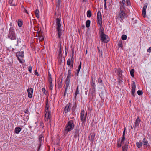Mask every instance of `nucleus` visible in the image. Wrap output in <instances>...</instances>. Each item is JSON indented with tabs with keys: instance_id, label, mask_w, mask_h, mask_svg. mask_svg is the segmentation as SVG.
I'll return each instance as SVG.
<instances>
[{
	"instance_id": "obj_34",
	"label": "nucleus",
	"mask_w": 151,
	"mask_h": 151,
	"mask_svg": "<svg viewBox=\"0 0 151 151\" xmlns=\"http://www.w3.org/2000/svg\"><path fill=\"white\" fill-rule=\"evenodd\" d=\"M87 16L88 17H90L91 16V12L90 10H88L87 12Z\"/></svg>"
},
{
	"instance_id": "obj_32",
	"label": "nucleus",
	"mask_w": 151,
	"mask_h": 151,
	"mask_svg": "<svg viewBox=\"0 0 151 151\" xmlns=\"http://www.w3.org/2000/svg\"><path fill=\"white\" fill-rule=\"evenodd\" d=\"M21 40L20 39H17V43L15 45L16 46H19L21 44Z\"/></svg>"
},
{
	"instance_id": "obj_6",
	"label": "nucleus",
	"mask_w": 151,
	"mask_h": 151,
	"mask_svg": "<svg viewBox=\"0 0 151 151\" xmlns=\"http://www.w3.org/2000/svg\"><path fill=\"white\" fill-rule=\"evenodd\" d=\"M24 52L23 51L19 52L16 53V56L18 60L21 63H22L23 57L24 56Z\"/></svg>"
},
{
	"instance_id": "obj_2",
	"label": "nucleus",
	"mask_w": 151,
	"mask_h": 151,
	"mask_svg": "<svg viewBox=\"0 0 151 151\" xmlns=\"http://www.w3.org/2000/svg\"><path fill=\"white\" fill-rule=\"evenodd\" d=\"M74 121L71 120L69 121L66 124L65 128V134H67L69 131L72 130L74 127Z\"/></svg>"
},
{
	"instance_id": "obj_17",
	"label": "nucleus",
	"mask_w": 151,
	"mask_h": 151,
	"mask_svg": "<svg viewBox=\"0 0 151 151\" xmlns=\"http://www.w3.org/2000/svg\"><path fill=\"white\" fill-rule=\"evenodd\" d=\"M136 145L138 148H140L142 147V142L141 141H139V142H137L136 143Z\"/></svg>"
},
{
	"instance_id": "obj_59",
	"label": "nucleus",
	"mask_w": 151,
	"mask_h": 151,
	"mask_svg": "<svg viewBox=\"0 0 151 151\" xmlns=\"http://www.w3.org/2000/svg\"><path fill=\"white\" fill-rule=\"evenodd\" d=\"M121 144H119V143H118V147H121Z\"/></svg>"
},
{
	"instance_id": "obj_3",
	"label": "nucleus",
	"mask_w": 151,
	"mask_h": 151,
	"mask_svg": "<svg viewBox=\"0 0 151 151\" xmlns=\"http://www.w3.org/2000/svg\"><path fill=\"white\" fill-rule=\"evenodd\" d=\"M124 11L120 10L116 14V17L120 21L123 20L126 17V14Z\"/></svg>"
},
{
	"instance_id": "obj_60",
	"label": "nucleus",
	"mask_w": 151,
	"mask_h": 151,
	"mask_svg": "<svg viewBox=\"0 0 151 151\" xmlns=\"http://www.w3.org/2000/svg\"><path fill=\"white\" fill-rule=\"evenodd\" d=\"M98 52L99 53L100 52H102V50H101L100 49H99V48L98 47Z\"/></svg>"
},
{
	"instance_id": "obj_26",
	"label": "nucleus",
	"mask_w": 151,
	"mask_h": 151,
	"mask_svg": "<svg viewBox=\"0 0 151 151\" xmlns=\"http://www.w3.org/2000/svg\"><path fill=\"white\" fill-rule=\"evenodd\" d=\"M21 9L22 10L23 12H25L27 14H28V12L27 10V9H26V8H24L23 6H21Z\"/></svg>"
},
{
	"instance_id": "obj_44",
	"label": "nucleus",
	"mask_w": 151,
	"mask_h": 151,
	"mask_svg": "<svg viewBox=\"0 0 151 151\" xmlns=\"http://www.w3.org/2000/svg\"><path fill=\"white\" fill-rule=\"evenodd\" d=\"M100 34L104 33V29L102 27H100Z\"/></svg>"
},
{
	"instance_id": "obj_31",
	"label": "nucleus",
	"mask_w": 151,
	"mask_h": 151,
	"mask_svg": "<svg viewBox=\"0 0 151 151\" xmlns=\"http://www.w3.org/2000/svg\"><path fill=\"white\" fill-rule=\"evenodd\" d=\"M34 129H33L31 130V133H30V137L31 139H34V133L33 132L34 130Z\"/></svg>"
},
{
	"instance_id": "obj_8",
	"label": "nucleus",
	"mask_w": 151,
	"mask_h": 151,
	"mask_svg": "<svg viewBox=\"0 0 151 151\" xmlns=\"http://www.w3.org/2000/svg\"><path fill=\"white\" fill-rule=\"evenodd\" d=\"M97 19L98 23L100 25H102V20L101 12L100 11H98L97 13Z\"/></svg>"
},
{
	"instance_id": "obj_9",
	"label": "nucleus",
	"mask_w": 151,
	"mask_h": 151,
	"mask_svg": "<svg viewBox=\"0 0 151 151\" xmlns=\"http://www.w3.org/2000/svg\"><path fill=\"white\" fill-rule=\"evenodd\" d=\"M50 112L47 111L46 110L45 111V119L46 121H48L49 119L51 117Z\"/></svg>"
},
{
	"instance_id": "obj_22",
	"label": "nucleus",
	"mask_w": 151,
	"mask_h": 151,
	"mask_svg": "<svg viewBox=\"0 0 151 151\" xmlns=\"http://www.w3.org/2000/svg\"><path fill=\"white\" fill-rule=\"evenodd\" d=\"M78 88L79 86H78L75 94L74 98L75 99H76L77 95L79 94V90Z\"/></svg>"
},
{
	"instance_id": "obj_48",
	"label": "nucleus",
	"mask_w": 151,
	"mask_h": 151,
	"mask_svg": "<svg viewBox=\"0 0 151 151\" xmlns=\"http://www.w3.org/2000/svg\"><path fill=\"white\" fill-rule=\"evenodd\" d=\"M146 13V10L143 9V10H142V14H143V17H145Z\"/></svg>"
},
{
	"instance_id": "obj_50",
	"label": "nucleus",
	"mask_w": 151,
	"mask_h": 151,
	"mask_svg": "<svg viewBox=\"0 0 151 151\" xmlns=\"http://www.w3.org/2000/svg\"><path fill=\"white\" fill-rule=\"evenodd\" d=\"M92 83L91 84V86H95V83L93 82V78H92Z\"/></svg>"
},
{
	"instance_id": "obj_64",
	"label": "nucleus",
	"mask_w": 151,
	"mask_h": 151,
	"mask_svg": "<svg viewBox=\"0 0 151 151\" xmlns=\"http://www.w3.org/2000/svg\"><path fill=\"white\" fill-rule=\"evenodd\" d=\"M131 128L132 129H133V127H132V126H131Z\"/></svg>"
},
{
	"instance_id": "obj_35",
	"label": "nucleus",
	"mask_w": 151,
	"mask_h": 151,
	"mask_svg": "<svg viewBox=\"0 0 151 151\" xmlns=\"http://www.w3.org/2000/svg\"><path fill=\"white\" fill-rule=\"evenodd\" d=\"M90 24V21L87 20L86 22V25L87 27L88 28L89 27Z\"/></svg>"
},
{
	"instance_id": "obj_16",
	"label": "nucleus",
	"mask_w": 151,
	"mask_h": 151,
	"mask_svg": "<svg viewBox=\"0 0 151 151\" xmlns=\"http://www.w3.org/2000/svg\"><path fill=\"white\" fill-rule=\"evenodd\" d=\"M90 136L89 137V139L93 142L94 141L95 136V134L94 133L90 134Z\"/></svg>"
},
{
	"instance_id": "obj_53",
	"label": "nucleus",
	"mask_w": 151,
	"mask_h": 151,
	"mask_svg": "<svg viewBox=\"0 0 151 151\" xmlns=\"http://www.w3.org/2000/svg\"><path fill=\"white\" fill-rule=\"evenodd\" d=\"M34 74H35L36 75H37V76H39V75L38 74V72H37V70H35V71Z\"/></svg>"
},
{
	"instance_id": "obj_61",
	"label": "nucleus",
	"mask_w": 151,
	"mask_h": 151,
	"mask_svg": "<svg viewBox=\"0 0 151 151\" xmlns=\"http://www.w3.org/2000/svg\"><path fill=\"white\" fill-rule=\"evenodd\" d=\"M104 7H105V8H106V3L105 2L104 3Z\"/></svg>"
},
{
	"instance_id": "obj_43",
	"label": "nucleus",
	"mask_w": 151,
	"mask_h": 151,
	"mask_svg": "<svg viewBox=\"0 0 151 151\" xmlns=\"http://www.w3.org/2000/svg\"><path fill=\"white\" fill-rule=\"evenodd\" d=\"M13 0H9V3L10 4V5L11 6H15V4H12V3Z\"/></svg>"
},
{
	"instance_id": "obj_40",
	"label": "nucleus",
	"mask_w": 151,
	"mask_h": 151,
	"mask_svg": "<svg viewBox=\"0 0 151 151\" xmlns=\"http://www.w3.org/2000/svg\"><path fill=\"white\" fill-rule=\"evenodd\" d=\"M61 0H58L57 4H56V6L58 7L59 8V6H60V3H61Z\"/></svg>"
},
{
	"instance_id": "obj_51",
	"label": "nucleus",
	"mask_w": 151,
	"mask_h": 151,
	"mask_svg": "<svg viewBox=\"0 0 151 151\" xmlns=\"http://www.w3.org/2000/svg\"><path fill=\"white\" fill-rule=\"evenodd\" d=\"M48 80L49 83L52 82V77L48 78Z\"/></svg>"
},
{
	"instance_id": "obj_46",
	"label": "nucleus",
	"mask_w": 151,
	"mask_h": 151,
	"mask_svg": "<svg viewBox=\"0 0 151 151\" xmlns=\"http://www.w3.org/2000/svg\"><path fill=\"white\" fill-rule=\"evenodd\" d=\"M137 94L139 95H141L142 94L143 92L141 90H138L137 91Z\"/></svg>"
},
{
	"instance_id": "obj_63",
	"label": "nucleus",
	"mask_w": 151,
	"mask_h": 151,
	"mask_svg": "<svg viewBox=\"0 0 151 151\" xmlns=\"http://www.w3.org/2000/svg\"><path fill=\"white\" fill-rule=\"evenodd\" d=\"M27 111H28V110L27 109V110L26 111H25V113H27Z\"/></svg>"
},
{
	"instance_id": "obj_15",
	"label": "nucleus",
	"mask_w": 151,
	"mask_h": 151,
	"mask_svg": "<svg viewBox=\"0 0 151 151\" xmlns=\"http://www.w3.org/2000/svg\"><path fill=\"white\" fill-rule=\"evenodd\" d=\"M140 121V119L139 118V117H138L137 119H136L135 122V126L134 127L135 128L136 127H137L139 125Z\"/></svg>"
},
{
	"instance_id": "obj_25",
	"label": "nucleus",
	"mask_w": 151,
	"mask_h": 151,
	"mask_svg": "<svg viewBox=\"0 0 151 151\" xmlns=\"http://www.w3.org/2000/svg\"><path fill=\"white\" fill-rule=\"evenodd\" d=\"M81 62L80 63L79 65L78 66V69L77 70V72L76 73V76H78L79 73V72L80 69L81 68Z\"/></svg>"
},
{
	"instance_id": "obj_38",
	"label": "nucleus",
	"mask_w": 151,
	"mask_h": 151,
	"mask_svg": "<svg viewBox=\"0 0 151 151\" xmlns=\"http://www.w3.org/2000/svg\"><path fill=\"white\" fill-rule=\"evenodd\" d=\"M18 25L19 27H21L22 25V22L21 21L18 20Z\"/></svg>"
},
{
	"instance_id": "obj_57",
	"label": "nucleus",
	"mask_w": 151,
	"mask_h": 151,
	"mask_svg": "<svg viewBox=\"0 0 151 151\" xmlns=\"http://www.w3.org/2000/svg\"><path fill=\"white\" fill-rule=\"evenodd\" d=\"M42 90L43 92H45V91H46L45 89L44 88H43Z\"/></svg>"
},
{
	"instance_id": "obj_39",
	"label": "nucleus",
	"mask_w": 151,
	"mask_h": 151,
	"mask_svg": "<svg viewBox=\"0 0 151 151\" xmlns=\"http://www.w3.org/2000/svg\"><path fill=\"white\" fill-rule=\"evenodd\" d=\"M39 11L38 10V9H36L35 10V14L36 15V17L37 18H39Z\"/></svg>"
},
{
	"instance_id": "obj_10",
	"label": "nucleus",
	"mask_w": 151,
	"mask_h": 151,
	"mask_svg": "<svg viewBox=\"0 0 151 151\" xmlns=\"http://www.w3.org/2000/svg\"><path fill=\"white\" fill-rule=\"evenodd\" d=\"M133 83L132 84V89H131V95L133 97L135 96V88L136 87L135 83L134 81H133Z\"/></svg>"
},
{
	"instance_id": "obj_33",
	"label": "nucleus",
	"mask_w": 151,
	"mask_h": 151,
	"mask_svg": "<svg viewBox=\"0 0 151 151\" xmlns=\"http://www.w3.org/2000/svg\"><path fill=\"white\" fill-rule=\"evenodd\" d=\"M49 88L50 90H52L53 86L52 83V82H49Z\"/></svg>"
},
{
	"instance_id": "obj_52",
	"label": "nucleus",
	"mask_w": 151,
	"mask_h": 151,
	"mask_svg": "<svg viewBox=\"0 0 151 151\" xmlns=\"http://www.w3.org/2000/svg\"><path fill=\"white\" fill-rule=\"evenodd\" d=\"M147 51L148 52L150 53L151 52V47H150L147 49Z\"/></svg>"
},
{
	"instance_id": "obj_5",
	"label": "nucleus",
	"mask_w": 151,
	"mask_h": 151,
	"mask_svg": "<svg viewBox=\"0 0 151 151\" xmlns=\"http://www.w3.org/2000/svg\"><path fill=\"white\" fill-rule=\"evenodd\" d=\"M71 78H68L67 77V78L66 80V88L65 89V90L64 92V96H65L67 93V92H68V93H70V91L69 92L68 91V90L70 89V87L69 86V83H70V79Z\"/></svg>"
},
{
	"instance_id": "obj_4",
	"label": "nucleus",
	"mask_w": 151,
	"mask_h": 151,
	"mask_svg": "<svg viewBox=\"0 0 151 151\" xmlns=\"http://www.w3.org/2000/svg\"><path fill=\"white\" fill-rule=\"evenodd\" d=\"M8 37L12 40L16 39V36L14 30L12 28H11L9 30Z\"/></svg>"
},
{
	"instance_id": "obj_11",
	"label": "nucleus",
	"mask_w": 151,
	"mask_h": 151,
	"mask_svg": "<svg viewBox=\"0 0 151 151\" xmlns=\"http://www.w3.org/2000/svg\"><path fill=\"white\" fill-rule=\"evenodd\" d=\"M120 10H124L125 9V0H122V1L120 2Z\"/></svg>"
},
{
	"instance_id": "obj_58",
	"label": "nucleus",
	"mask_w": 151,
	"mask_h": 151,
	"mask_svg": "<svg viewBox=\"0 0 151 151\" xmlns=\"http://www.w3.org/2000/svg\"><path fill=\"white\" fill-rule=\"evenodd\" d=\"M51 77V75L50 73H48V78Z\"/></svg>"
},
{
	"instance_id": "obj_21",
	"label": "nucleus",
	"mask_w": 151,
	"mask_h": 151,
	"mask_svg": "<svg viewBox=\"0 0 151 151\" xmlns=\"http://www.w3.org/2000/svg\"><path fill=\"white\" fill-rule=\"evenodd\" d=\"M142 142L144 145H146L147 146H149V144L148 143V141L145 138H144L142 140Z\"/></svg>"
},
{
	"instance_id": "obj_19",
	"label": "nucleus",
	"mask_w": 151,
	"mask_h": 151,
	"mask_svg": "<svg viewBox=\"0 0 151 151\" xmlns=\"http://www.w3.org/2000/svg\"><path fill=\"white\" fill-rule=\"evenodd\" d=\"M79 135L78 134V130L76 129L75 130V132L74 133V137L75 138H78ZM79 138H78V139Z\"/></svg>"
},
{
	"instance_id": "obj_42",
	"label": "nucleus",
	"mask_w": 151,
	"mask_h": 151,
	"mask_svg": "<svg viewBox=\"0 0 151 151\" xmlns=\"http://www.w3.org/2000/svg\"><path fill=\"white\" fill-rule=\"evenodd\" d=\"M122 40H120L119 41L118 44V46L119 47H122Z\"/></svg>"
},
{
	"instance_id": "obj_49",
	"label": "nucleus",
	"mask_w": 151,
	"mask_h": 151,
	"mask_svg": "<svg viewBox=\"0 0 151 151\" xmlns=\"http://www.w3.org/2000/svg\"><path fill=\"white\" fill-rule=\"evenodd\" d=\"M99 57L102 58H103L102 57V52H100L99 53Z\"/></svg>"
},
{
	"instance_id": "obj_29",
	"label": "nucleus",
	"mask_w": 151,
	"mask_h": 151,
	"mask_svg": "<svg viewBox=\"0 0 151 151\" xmlns=\"http://www.w3.org/2000/svg\"><path fill=\"white\" fill-rule=\"evenodd\" d=\"M39 141L40 142V145H41L42 141L43 140V137L42 135H40L39 136Z\"/></svg>"
},
{
	"instance_id": "obj_47",
	"label": "nucleus",
	"mask_w": 151,
	"mask_h": 151,
	"mask_svg": "<svg viewBox=\"0 0 151 151\" xmlns=\"http://www.w3.org/2000/svg\"><path fill=\"white\" fill-rule=\"evenodd\" d=\"M127 147L125 146H123L122 147V151H127Z\"/></svg>"
},
{
	"instance_id": "obj_12",
	"label": "nucleus",
	"mask_w": 151,
	"mask_h": 151,
	"mask_svg": "<svg viewBox=\"0 0 151 151\" xmlns=\"http://www.w3.org/2000/svg\"><path fill=\"white\" fill-rule=\"evenodd\" d=\"M100 37H101V41L102 42H104L105 43H106V37H107L106 35L104 33L100 34Z\"/></svg>"
},
{
	"instance_id": "obj_30",
	"label": "nucleus",
	"mask_w": 151,
	"mask_h": 151,
	"mask_svg": "<svg viewBox=\"0 0 151 151\" xmlns=\"http://www.w3.org/2000/svg\"><path fill=\"white\" fill-rule=\"evenodd\" d=\"M32 67L30 66H29V72L30 73H32V77L34 78V75L33 73H34V72H32Z\"/></svg>"
},
{
	"instance_id": "obj_7",
	"label": "nucleus",
	"mask_w": 151,
	"mask_h": 151,
	"mask_svg": "<svg viewBox=\"0 0 151 151\" xmlns=\"http://www.w3.org/2000/svg\"><path fill=\"white\" fill-rule=\"evenodd\" d=\"M87 115V112H85L84 110L82 111L81 113L80 118L81 120L84 122L86 120Z\"/></svg>"
},
{
	"instance_id": "obj_45",
	"label": "nucleus",
	"mask_w": 151,
	"mask_h": 151,
	"mask_svg": "<svg viewBox=\"0 0 151 151\" xmlns=\"http://www.w3.org/2000/svg\"><path fill=\"white\" fill-rule=\"evenodd\" d=\"M102 82V80L100 78H99L98 80V82L99 83H101H101Z\"/></svg>"
},
{
	"instance_id": "obj_23",
	"label": "nucleus",
	"mask_w": 151,
	"mask_h": 151,
	"mask_svg": "<svg viewBox=\"0 0 151 151\" xmlns=\"http://www.w3.org/2000/svg\"><path fill=\"white\" fill-rule=\"evenodd\" d=\"M67 64L69 66L71 65L72 67H73V62L72 61V62H71L70 59H69L67 61Z\"/></svg>"
},
{
	"instance_id": "obj_41",
	"label": "nucleus",
	"mask_w": 151,
	"mask_h": 151,
	"mask_svg": "<svg viewBox=\"0 0 151 151\" xmlns=\"http://www.w3.org/2000/svg\"><path fill=\"white\" fill-rule=\"evenodd\" d=\"M127 36L125 35H123L122 36V39L123 40H125L127 38Z\"/></svg>"
},
{
	"instance_id": "obj_20",
	"label": "nucleus",
	"mask_w": 151,
	"mask_h": 151,
	"mask_svg": "<svg viewBox=\"0 0 151 151\" xmlns=\"http://www.w3.org/2000/svg\"><path fill=\"white\" fill-rule=\"evenodd\" d=\"M126 128H124V131L123 132V136L122 138L121 141V143L122 144L124 143V141L125 140V131Z\"/></svg>"
},
{
	"instance_id": "obj_55",
	"label": "nucleus",
	"mask_w": 151,
	"mask_h": 151,
	"mask_svg": "<svg viewBox=\"0 0 151 151\" xmlns=\"http://www.w3.org/2000/svg\"><path fill=\"white\" fill-rule=\"evenodd\" d=\"M118 74L120 75L122 74L121 71L120 69L118 71Z\"/></svg>"
},
{
	"instance_id": "obj_37",
	"label": "nucleus",
	"mask_w": 151,
	"mask_h": 151,
	"mask_svg": "<svg viewBox=\"0 0 151 151\" xmlns=\"http://www.w3.org/2000/svg\"><path fill=\"white\" fill-rule=\"evenodd\" d=\"M134 69H132L130 71V73L131 76L132 77H134Z\"/></svg>"
},
{
	"instance_id": "obj_36",
	"label": "nucleus",
	"mask_w": 151,
	"mask_h": 151,
	"mask_svg": "<svg viewBox=\"0 0 151 151\" xmlns=\"http://www.w3.org/2000/svg\"><path fill=\"white\" fill-rule=\"evenodd\" d=\"M72 76V75H71V70H69L68 71V76L67 77L71 78V76Z\"/></svg>"
},
{
	"instance_id": "obj_62",
	"label": "nucleus",
	"mask_w": 151,
	"mask_h": 151,
	"mask_svg": "<svg viewBox=\"0 0 151 151\" xmlns=\"http://www.w3.org/2000/svg\"><path fill=\"white\" fill-rule=\"evenodd\" d=\"M61 52V47H60V50H59V52H60V54Z\"/></svg>"
},
{
	"instance_id": "obj_14",
	"label": "nucleus",
	"mask_w": 151,
	"mask_h": 151,
	"mask_svg": "<svg viewBox=\"0 0 151 151\" xmlns=\"http://www.w3.org/2000/svg\"><path fill=\"white\" fill-rule=\"evenodd\" d=\"M70 104H67L64 109V112L65 113H67L70 110Z\"/></svg>"
},
{
	"instance_id": "obj_1",
	"label": "nucleus",
	"mask_w": 151,
	"mask_h": 151,
	"mask_svg": "<svg viewBox=\"0 0 151 151\" xmlns=\"http://www.w3.org/2000/svg\"><path fill=\"white\" fill-rule=\"evenodd\" d=\"M61 15L59 14L58 17L56 18V30L58 32V35L59 39H60L62 34V27L60 23Z\"/></svg>"
},
{
	"instance_id": "obj_54",
	"label": "nucleus",
	"mask_w": 151,
	"mask_h": 151,
	"mask_svg": "<svg viewBox=\"0 0 151 151\" xmlns=\"http://www.w3.org/2000/svg\"><path fill=\"white\" fill-rule=\"evenodd\" d=\"M147 4H146V5H145L143 7V9L146 10V8H147Z\"/></svg>"
},
{
	"instance_id": "obj_28",
	"label": "nucleus",
	"mask_w": 151,
	"mask_h": 151,
	"mask_svg": "<svg viewBox=\"0 0 151 151\" xmlns=\"http://www.w3.org/2000/svg\"><path fill=\"white\" fill-rule=\"evenodd\" d=\"M91 89L92 90L91 91V93L92 94H93L96 91V88L95 86H91Z\"/></svg>"
},
{
	"instance_id": "obj_13",
	"label": "nucleus",
	"mask_w": 151,
	"mask_h": 151,
	"mask_svg": "<svg viewBox=\"0 0 151 151\" xmlns=\"http://www.w3.org/2000/svg\"><path fill=\"white\" fill-rule=\"evenodd\" d=\"M38 37L39 38V40L42 41L44 40V37L42 35V34L41 32H37Z\"/></svg>"
},
{
	"instance_id": "obj_24",
	"label": "nucleus",
	"mask_w": 151,
	"mask_h": 151,
	"mask_svg": "<svg viewBox=\"0 0 151 151\" xmlns=\"http://www.w3.org/2000/svg\"><path fill=\"white\" fill-rule=\"evenodd\" d=\"M21 130V128L19 127H16L15 129V132L16 134H18Z\"/></svg>"
},
{
	"instance_id": "obj_18",
	"label": "nucleus",
	"mask_w": 151,
	"mask_h": 151,
	"mask_svg": "<svg viewBox=\"0 0 151 151\" xmlns=\"http://www.w3.org/2000/svg\"><path fill=\"white\" fill-rule=\"evenodd\" d=\"M33 91V89L31 88H29V97L31 98L32 96Z\"/></svg>"
},
{
	"instance_id": "obj_27",
	"label": "nucleus",
	"mask_w": 151,
	"mask_h": 151,
	"mask_svg": "<svg viewBox=\"0 0 151 151\" xmlns=\"http://www.w3.org/2000/svg\"><path fill=\"white\" fill-rule=\"evenodd\" d=\"M49 105L48 103V100H47L46 101L45 110H46V111H49Z\"/></svg>"
},
{
	"instance_id": "obj_56",
	"label": "nucleus",
	"mask_w": 151,
	"mask_h": 151,
	"mask_svg": "<svg viewBox=\"0 0 151 151\" xmlns=\"http://www.w3.org/2000/svg\"><path fill=\"white\" fill-rule=\"evenodd\" d=\"M129 0H126L127 3L128 5H129Z\"/></svg>"
}]
</instances>
